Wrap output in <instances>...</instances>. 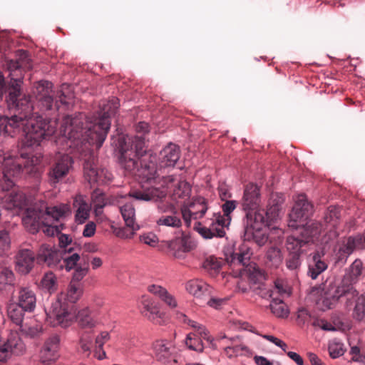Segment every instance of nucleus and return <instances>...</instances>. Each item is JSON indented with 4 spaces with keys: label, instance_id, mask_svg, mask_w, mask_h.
Here are the masks:
<instances>
[{
    "label": "nucleus",
    "instance_id": "f257e3e1",
    "mask_svg": "<svg viewBox=\"0 0 365 365\" xmlns=\"http://www.w3.org/2000/svg\"><path fill=\"white\" fill-rule=\"evenodd\" d=\"M24 64L21 58L8 62L11 79L6 97L9 108L16 113L9 118H15L16 128L24 133L20 145V153L23 156L28 154V151L31 153H39L38 150H40L42 140L56 132V123L51 124L50 120L33 113L34 106L31 97L21 91L23 78L21 68Z\"/></svg>",
    "mask_w": 365,
    "mask_h": 365
},
{
    "label": "nucleus",
    "instance_id": "f03ea898",
    "mask_svg": "<svg viewBox=\"0 0 365 365\" xmlns=\"http://www.w3.org/2000/svg\"><path fill=\"white\" fill-rule=\"evenodd\" d=\"M119 101L113 97L108 101H102L97 115L92 118L79 113L75 117H64L61 127V133L68 140L83 139L96 143V150L103 145L110 126V117L119 108Z\"/></svg>",
    "mask_w": 365,
    "mask_h": 365
},
{
    "label": "nucleus",
    "instance_id": "7ed1b4c3",
    "mask_svg": "<svg viewBox=\"0 0 365 365\" xmlns=\"http://www.w3.org/2000/svg\"><path fill=\"white\" fill-rule=\"evenodd\" d=\"M148 123L145 122H140L136 125L138 135L125 140L120 145L119 161L127 173L138 177L141 182H156L159 177L157 158L145 149L144 135L148 132Z\"/></svg>",
    "mask_w": 365,
    "mask_h": 365
},
{
    "label": "nucleus",
    "instance_id": "20e7f679",
    "mask_svg": "<svg viewBox=\"0 0 365 365\" xmlns=\"http://www.w3.org/2000/svg\"><path fill=\"white\" fill-rule=\"evenodd\" d=\"M341 298L345 299L347 308H349L352 303L355 302L353 310V317L355 319L361 320L364 318L365 294L358 296V292L349 283L348 279L341 280L339 284L327 281L320 296L316 299V304L319 309L325 311L332 309Z\"/></svg>",
    "mask_w": 365,
    "mask_h": 365
},
{
    "label": "nucleus",
    "instance_id": "39448f33",
    "mask_svg": "<svg viewBox=\"0 0 365 365\" xmlns=\"http://www.w3.org/2000/svg\"><path fill=\"white\" fill-rule=\"evenodd\" d=\"M70 212L67 205L48 207L44 202L36 203L26 209L22 221L31 233L41 230L47 236H54L61 232L56 223Z\"/></svg>",
    "mask_w": 365,
    "mask_h": 365
},
{
    "label": "nucleus",
    "instance_id": "423d86ee",
    "mask_svg": "<svg viewBox=\"0 0 365 365\" xmlns=\"http://www.w3.org/2000/svg\"><path fill=\"white\" fill-rule=\"evenodd\" d=\"M43 155L41 153H31L28 151L25 156L21 155L16 157H6L5 153L1 151L0 164L2 166L1 177L0 178V187L3 189H9L14 185L11 177L19 176L25 171L27 175H36L39 171V164Z\"/></svg>",
    "mask_w": 365,
    "mask_h": 365
},
{
    "label": "nucleus",
    "instance_id": "0eeeda50",
    "mask_svg": "<svg viewBox=\"0 0 365 365\" xmlns=\"http://www.w3.org/2000/svg\"><path fill=\"white\" fill-rule=\"evenodd\" d=\"M165 195L166 193L164 190L152 187L143 190L130 192L128 197L121 196L119 197L118 206L127 228L122 231V234L118 233V235L123 238H131L135 232L140 228L139 225L135 223V210L131 197L138 200L158 201L164 198Z\"/></svg>",
    "mask_w": 365,
    "mask_h": 365
},
{
    "label": "nucleus",
    "instance_id": "6e6552de",
    "mask_svg": "<svg viewBox=\"0 0 365 365\" xmlns=\"http://www.w3.org/2000/svg\"><path fill=\"white\" fill-rule=\"evenodd\" d=\"M47 317L53 326L60 325L62 327H66L74 319L82 329H92L96 326V321L88 308L83 309L76 313L74 305L63 304L61 301H55L52 303Z\"/></svg>",
    "mask_w": 365,
    "mask_h": 365
},
{
    "label": "nucleus",
    "instance_id": "1a4fd4ad",
    "mask_svg": "<svg viewBox=\"0 0 365 365\" xmlns=\"http://www.w3.org/2000/svg\"><path fill=\"white\" fill-rule=\"evenodd\" d=\"M70 147L75 146L80 153L81 158L84 161L83 171L85 179L91 186L94 184H106L111 180L112 174L105 168H98L96 165L97 155L91 146L96 147V143H89L83 139L69 140Z\"/></svg>",
    "mask_w": 365,
    "mask_h": 365
},
{
    "label": "nucleus",
    "instance_id": "9d476101",
    "mask_svg": "<svg viewBox=\"0 0 365 365\" xmlns=\"http://www.w3.org/2000/svg\"><path fill=\"white\" fill-rule=\"evenodd\" d=\"M36 259L38 263L46 264L51 268L70 271L81 260V257L79 254L63 253L51 245L43 244L38 249Z\"/></svg>",
    "mask_w": 365,
    "mask_h": 365
},
{
    "label": "nucleus",
    "instance_id": "9b49d317",
    "mask_svg": "<svg viewBox=\"0 0 365 365\" xmlns=\"http://www.w3.org/2000/svg\"><path fill=\"white\" fill-rule=\"evenodd\" d=\"M299 231L287 237L286 248L289 254L306 253L312 237L319 235L322 232V225L316 221H310L304 228L299 227Z\"/></svg>",
    "mask_w": 365,
    "mask_h": 365
},
{
    "label": "nucleus",
    "instance_id": "f8f14e48",
    "mask_svg": "<svg viewBox=\"0 0 365 365\" xmlns=\"http://www.w3.org/2000/svg\"><path fill=\"white\" fill-rule=\"evenodd\" d=\"M52 86V83L41 81L38 82L34 88L33 93L41 110H49L53 108L58 110L60 103L62 105L67 103L66 96L63 93L58 96V99L54 100L55 92L53 91Z\"/></svg>",
    "mask_w": 365,
    "mask_h": 365
},
{
    "label": "nucleus",
    "instance_id": "ddd939ff",
    "mask_svg": "<svg viewBox=\"0 0 365 365\" xmlns=\"http://www.w3.org/2000/svg\"><path fill=\"white\" fill-rule=\"evenodd\" d=\"M261 197L259 187L254 183H249L245 185L244 193L241 200V206L245 212L243 220L255 218L257 215L264 216V210L260 208Z\"/></svg>",
    "mask_w": 365,
    "mask_h": 365
},
{
    "label": "nucleus",
    "instance_id": "4468645a",
    "mask_svg": "<svg viewBox=\"0 0 365 365\" xmlns=\"http://www.w3.org/2000/svg\"><path fill=\"white\" fill-rule=\"evenodd\" d=\"M243 220L245 241H254L259 247L263 246L268 240V236L264 230L267 225L265 217L257 215L255 218Z\"/></svg>",
    "mask_w": 365,
    "mask_h": 365
},
{
    "label": "nucleus",
    "instance_id": "2eb2a0df",
    "mask_svg": "<svg viewBox=\"0 0 365 365\" xmlns=\"http://www.w3.org/2000/svg\"><path fill=\"white\" fill-rule=\"evenodd\" d=\"M313 212L312 205L307 201L304 195H298L295 204L289 214V227L298 230L306 227L305 222Z\"/></svg>",
    "mask_w": 365,
    "mask_h": 365
},
{
    "label": "nucleus",
    "instance_id": "dca6fc26",
    "mask_svg": "<svg viewBox=\"0 0 365 365\" xmlns=\"http://www.w3.org/2000/svg\"><path fill=\"white\" fill-rule=\"evenodd\" d=\"M51 157L53 159V164L51 165L48 173V181L51 185H56L68 174L73 161L68 154L61 152H56Z\"/></svg>",
    "mask_w": 365,
    "mask_h": 365
},
{
    "label": "nucleus",
    "instance_id": "f3484780",
    "mask_svg": "<svg viewBox=\"0 0 365 365\" xmlns=\"http://www.w3.org/2000/svg\"><path fill=\"white\" fill-rule=\"evenodd\" d=\"M229 225L221 217V214H215L213 218L207 220L206 225L201 222L195 224V230L204 238L222 237L225 235V227Z\"/></svg>",
    "mask_w": 365,
    "mask_h": 365
},
{
    "label": "nucleus",
    "instance_id": "a211bd4d",
    "mask_svg": "<svg viewBox=\"0 0 365 365\" xmlns=\"http://www.w3.org/2000/svg\"><path fill=\"white\" fill-rule=\"evenodd\" d=\"M160 247L176 259H184L186 253L194 249L195 245L189 237L182 236L170 241L161 242Z\"/></svg>",
    "mask_w": 365,
    "mask_h": 365
},
{
    "label": "nucleus",
    "instance_id": "6ab92c4d",
    "mask_svg": "<svg viewBox=\"0 0 365 365\" xmlns=\"http://www.w3.org/2000/svg\"><path fill=\"white\" fill-rule=\"evenodd\" d=\"M25 351V345L17 332H11L6 341H0V361L5 362L12 356H19Z\"/></svg>",
    "mask_w": 365,
    "mask_h": 365
},
{
    "label": "nucleus",
    "instance_id": "aec40b11",
    "mask_svg": "<svg viewBox=\"0 0 365 365\" xmlns=\"http://www.w3.org/2000/svg\"><path fill=\"white\" fill-rule=\"evenodd\" d=\"M23 173L27 174L25 171H23L19 176L11 177V179L14 181V185L9 189H3L1 187L2 190L8 192L3 197H0L1 198V205L6 210L21 208L25 205V195L16 186V180L20 178Z\"/></svg>",
    "mask_w": 365,
    "mask_h": 365
},
{
    "label": "nucleus",
    "instance_id": "412c9836",
    "mask_svg": "<svg viewBox=\"0 0 365 365\" xmlns=\"http://www.w3.org/2000/svg\"><path fill=\"white\" fill-rule=\"evenodd\" d=\"M35 253L28 248H20L15 256V269L21 274H29L34 267Z\"/></svg>",
    "mask_w": 365,
    "mask_h": 365
},
{
    "label": "nucleus",
    "instance_id": "4be33fe9",
    "mask_svg": "<svg viewBox=\"0 0 365 365\" xmlns=\"http://www.w3.org/2000/svg\"><path fill=\"white\" fill-rule=\"evenodd\" d=\"M60 337L54 334L48 338L44 342L41 351L40 359L43 364H51L59 356Z\"/></svg>",
    "mask_w": 365,
    "mask_h": 365
},
{
    "label": "nucleus",
    "instance_id": "5701e85b",
    "mask_svg": "<svg viewBox=\"0 0 365 365\" xmlns=\"http://www.w3.org/2000/svg\"><path fill=\"white\" fill-rule=\"evenodd\" d=\"M207 205L203 198H197L190 205H182L181 207V215L185 222L190 225L191 218L198 219L202 217L207 211Z\"/></svg>",
    "mask_w": 365,
    "mask_h": 365
},
{
    "label": "nucleus",
    "instance_id": "b1692460",
    "mask_svg": "<svg viewBox=\"0 0 365 365\" xmlns=\"http://www.w3.org/2000/svg\"><path fill=\"white\" fill-rule=\"evenodd\" d=\"M187 291L200 302H205L212 294V288L205 281L193 279L186 284Z\"/></svg>",
    "mask_w": 365,
    "mask_h": 365
},
{
    "label": "nucleus",
    "instance_id": "393cba45",
    "mask_svg": "<svg viewBox=\"0 0 365 365\" xmlns=\"http://www.w3.org/2000/svg\"><path fill=\"white\" fill-rule=\"evenodd\" d=\"M180 148L173 143L165 146L159 154V167L160 168L173 167L180 158Z\"/></svg>",
    "mask_w": 365,
    "mask_h": 365
},
{
    "label": "nucleus",
    "instance_id": "a878e982",
    "mask_svg": "<svg viewBox=\"0 0 365 365\" xmlns=\"http://www.w3.org/2000/svg\"><path fill=\"white\" fill-rule=\"evenodd\" d=\"M16 303L26 312H33L36 307V297L34 292L29 287H21L19 289Z\"/></svg>",
    "mask_w": 365,
    "mask_h": 365
},
{
    "label": "nucleus",
    "instance_id": "bb28decb",
    "mask_svg": "<svg viewBox=\"0 0 365 365\" xmlns=\"http://www.w3.org/2000/svg\"><path fill=\"white\" fill-rule=\"evenodd\" d=\"M16 277L5 258L0 257V291H5L15 284Z\"/></svg>",
    "mask_w": 365,
    "mask_h": 365
},
{
    "label": "nucleus",
    "instance_id": "cd10ccee",
    "mask_svg": "<svg viewBox=\"0 0 365 365\" xmlns=\"http://www.w3.org/2000/svg\"><path fill=\"white\" fill-rule=\"evenodd\" d=\"M73 207L76 209L75 218L78 224H82L88 219L91 206L86 197L78 195L73 199Z\"/></svg>",
    "mask_w": 365,
    "mask_h": 365
},
{
    "label": "nucleus",
    "instance_id": "c85d7f7f",
    "mask_svg": "<svg viewBox=\"0 0 365 365\" xmlns=\"http://www.w3.org/2000/svg\"><path fill=\"white\" fill-rule=\"evenodd\" d=\"M365 249V240L363 235H357L356 236L349 237L339 249V252H343L346 256L351 255L355 250Z\"/></svg>",
    "mask_w": 365,
    "mask_h": 365
},
{
    "label": "nucleus",
    "instance_id": "c756f323",
    "mask_svg": "<svg viewBox=\"0 0 365 365\" xmlns=\"http://www.w3.org/2000/svg\"><path fill=\"white\" fill-rule=\"evenodd\" d=\"M191 192L190 185L184 180L179 181L175 187L170 197L177 205H185V201L190 197Z\"/></svg>",
    "mask_w": 365,
    "mask_h": 365
},
{
    "label": "nucleus",
    "instance_id": "7c9ffc66",
    "mask_svg": "<svg viewBox=\"0 0 365 365\" xmlns=\"http://www.w3.org/2000/svg\"><path fill=\"white\" fill-rule=\"evenodd\" d=\"M156 226L159 231L165 227L180 228L182 226L180 214L173 212L170 215H163L156 220Z\"/></svg>",
    "mask_w": 365,
    "mask_h": 365
},
{
    "label": "nucleus",
    "instance_id": "2f4dec72",
    "mask_svg": "<svg viewBox=\"0 0 365 365\" xmlns=\"http://www.w3.org/2000/svg\"><path fill=\"white\" fill-rule=\"evenodd\" d=\"M140 312L150 320H155L159 315L160 310L157 304L149 296H143L140 300Z\"/></svg>",
    "mask_w": 365,
    "mask_h": 365
},
{
    "label": "nucleus",
    "instance_id": "473e14b6",
    "mask_svg": "<svg viewBox=\"0 0 365 365\" xmlns=\"http://www.w3.org/2000/svg\"><path fill=\"white\" fill-rule=\"evenodd\" d=\"M230 344L225 348V353L229 357L239 355H248L250 354V349L245 344L240 343L238 336L229 339Z\"/></svg>",
    "mask_w": 365,
    "mask_h": 365
},
{
    "label": "nucleus",
    "instance_id": "72a5a7b5",
    "mask_svg": "<svg viewBox=\"0 0 365 365\" xmlns=\"http://www.w3.org/2000/svg\"><path fill=\"white\" fill-rule=\"evenodd\" d=\"M83 293L82 289L78 284L71 282L68 287L66 294L61 293L56 301H61L62 303L74 305Z\"/></svg>",
    "mask_w": 365,
    "mask_h": 365
},
{
    "label": "nucleus",
    "instance_id": "f704fd0d",
    "mask_svg": "<svg viewBox=\"0 0 365 365\" xmlns=\"http://www.w3.org/2000/svg\"><path fill=\"white\" fill-rule=\"evenodd\" d=\"M327 264L322 259V256L319 253H315L312 257V260L309 264L308 275L312 279L317 277L327 269Z\"/></svg>",
    "mask_w": 365,
    "mask_h": 365
},
{
    "label": "nucleus",
    "instance_id": "c9c22d12",
    "mask_svg": "<svg viewBox=\"0 0 365 365\" xmlns=\"http://www.w3.org/2000/svg\"><path fill=\"white\" fill-rule=\"evenodd\" d=\"M339 217V209L336 207H329L324 217L325 225H323L319 222V224L322 225V230L329 229V227H330V231L332 228H335L336 227ZM317 222L319 223V222Z\"/></svg>",
    "mask_w": 365,
    "mask_h": 365
},
{
    "label": "nucleus",
    "instance_id": "e433bc0d",
    "mask_svg": "<svg viewBox=\"0 0 365 365\" xmlns=\"http://www.w3.org/2000/svg\"><path fill=\"white\" fill-rule=\"evenodd\" d=\"M110 339V334L108 331H102L96 338L94 355L99 359L102 360L106 358V351L103 349V345Z\"/></svg>",
    "mask_w": 365,
    "mask_h": 365
},
{
    "label": "nucleus",
    "instance_id": "4c0bfd02",
    "mask_svg": "<svg viewBox=\"0 0 365 365\" xmlns=\"http://www.w3.org/2000/svg\"><path fill=\"white\" fill-rule=\"evenodd\" d=\"M20 331L26 336L35 338L41 333V326L35 321L24 322L20 326Z\"/></svg>",
    "mask_w": 365,
    "mask_h": 365
},
{
    "label": "nucleus",
    "instance_id": "58836bf2",
    "mask_svg": "<svg viewBox=\"0 0 365 365\" xmlns=\"http://www.w3.org/2000/svg\"><path fill=\"white\" fill-rule=\"evenodd\" d=\"M266 258L268 266L278 267L282 262L281 250L275 247H269L267 252Z\"/></svg>",
    "mask_w": 365,
    "mask_h": 365
},
{
    "label": "nucleus",
    "instance_id": "ea45409f",
    "mask_svg": "<svg viewBox=\"0 0 365 365\" xmlns=\"http://www.w3.org/2000/svg\"><path fill=\"white\" fill-rule=\"evenodd\" d=\"M26 312L19 304L14 303L9 305L8 308V315L11 320L16 325L21 326L24 323V312Z\"/></svg>",
    "mask_w": 365,
    "mask_h": 365
},
{
    "label": "nucleus",
    "instance_id": "a19ab883",
    "mask_svg": "<svg viewBox=\"0 0 365 365\" xmlns=\"http://www.w3.org/2000/svg\"><path fill=\"white\" fill-rule=\"evenodd\" d=\"M92 346V334L91 332L87 331L82 333L79 340V351L83 354H85L86 356H89L91 353Z\"/></svg>",
    "mask_w": 365,
    "mask_h": 365
},
{
    "label": "nucleus",
    "instance_id": "79ce46f5",
    "mask_svg": "<svg viewBox=\"0 0 365 365\" xmlns=\"http://www.w3.org/2000/svg\"><path fill=\"white\" fill-rule=\"evenodd\" d=\"M270 304L272 312L279 317H286L288 316V310L282 299L273 297Z\"/></svg>",
    "mask_w": 365,
    "mask_h": 365
},
{
    "label": "nucleus",
    "instance_id": "37998d69",
    "mask_svg": "<svg viewBox=\"0 0 365 365\" xmlns=\"http://www.w3.org/2000/svg\"><path fill=\"white\" fill-rule=\"evenodd\" d=\"M185 344L190 350L197 352H202L204 350L202 339L198 337L195 334L190 333L187 335Z\"/></svg>",
    "mask_w": 365,
    "mask_h": 365
},
{
    "label": "nucleus",
    "instance_id": "c03bdc74",
    "mask_svg": "<svg viewBox=\"0 0 365 365\" xmlns=\"http://www.w3.org/2000/svg\"><path fill=\"white\" fill-rule=\"evenodd\" d=\"M11 248L9 233L6 230H0V257L7 256Z\"/></svg>",
    "mask_w": 365,
    "mask_h": 365
},
{
    "label": "nucleus",
    "instance_id": "a18cd8bd",
    "mask_svg": "<svg viewBox=\"0 0 365 365\" xmlns=\"http://www.w3.org/2000/svg\"><path fill=\"white\" fill-rule=\"evenodd\" d=\"M58 242L60 247L58 250H60L62 252H69L70 255L78 254L71 239L68 235L61 234L58 237Z\"/></svg>",
    "mask_w": 365,
    "mask_h": 365
},
{
    "label": "nucleus",
    "instance_id": "49530a36",
    "mask_svg": "<svg viewBox=\"0 0 365 365\" xmlns=\"http://www.w3.org/2000/svg\"><path fill=\"white\" fill-rule=\"evenodd\" d=\"M41 286L43 289L51 293L56 289V277L51 272H47L44 274L41 281Z\"/></svg>",
    "mask_w": 365,
    "mask_h": 365
},
{
    "label": "nucleus",
    "instance_id": "de8ad7c7",
    "mask_svg": "<svg viewBox=\"0 0 365 365\" xmlns=\"http://www.w3.org/2000/svg\"><path fill=\"white\" fill-rule=\"evenodd\" d=\"M237 205L236 200H226L222 205L223 215H221L222 219L230 225L231 222L230 214L235 210Z\"/></svg>",
    "mask_w": 365,
    "mask_h": 365
},
{
    "label": "nucleus",
    "instance_id": "09e8293b",
    "mask_svg": "<svg viewBox=\"0 0 365 365\" xmlns=\"http://www.w3.org/2000/svg\"><path fill=\"white\" fill-rule=\"evenodd\" d=\"M92 200L96 214H101L102 212L103 208L107 204L105 195L103 193H98L97 192H94L92 195Z\"/></svg>",
    "mask_w": 365,
    "mask_h": 365
},
{
    "label": "nucleus",
    "instance_id": "8fccbe9b",
    "mask_svg": "<svg viewBox=\"0 0 365 365\" xmlns=\"http://www.w3.org/2000/svg\"><path fill=\"white\" fill-rule=\"evenodd\" d=\"M302 264L301 255L299 254H288L286 259V266L289 270L297 271Z\"/></svg>",
    "mask_w": 365,
    "mask_h": 365
},
{
    "label": "nucleus",
    "instance_id": "3c124183",
    "mask_svg": "<svg viewBox=\"0 0 365 365\" xmlns=\"http://www.w3.org/2000/svg\"><path fill=\"white\" fill-rule=\"evenodd\" d=\"M154 349H155L156 356L158 360L162 361L163 359H166L170 355V351L169 347H168L162 341L156 342L155 344Z\"/></svg>",
    "mask_w": 365,
    "mask_h": 365
},
{
    "label": "nucleus",
    "instance_id": "603ef678",
    "mask_svg": "<svg viewBox=\"0 0 365 365\" xmlns=\"http://www.w3.org/2000/svg\"><path fill=\"white\" fill-rule=\"evenodd\" d=\"M222 266V261L215 257L207 258L203 262V267L207 271L218 272Z\"/></svg>",
    "mask_w": 365,
    "mask_h": 365
},
{
    "label": "nucleus",
    "instance_id": "864d4df0",
    "mask_svg": "<svg viewBox=\"0 0 365 365\" xmlns=\"http://www.w3.org/2000/svg\"><path fill=\"white\" fill-rule=\"evenodd\" d=\"M282 210V208L277 206L268 203L267 210L264 212L266 222H267L268 220H274L279 217Z\"/></svg>",
    "mask_w": 365,
    "mask_h": 365
},
{
    "label": "nucleus",
    "instance_id": "5fc2aeb1",
    "mask_svg": "<svg viewBox=\"0 0 365 365\" xmlns=\"http://www.w3.org/2000/svg\"><path fill=\"white\" fill-rule=\"evenodd\" d=\"M363 269L362 267V262L361 260H355L350 268V276L349 277H344L342 280L344 279H348L349 282H350V279L353 278H357L359 276H360L361 274H363Z\"/></svg>",
    "mask_w": 365,
    "mask_h": 365
},
{
    "label": "nucleus",
    "instance_id": "6e6d98bb",
    "mask_svg": "<svg viewBox=\"0 0 365 365\" xmlns=\"http://www.w3.org/2000/svg\"><path fill=\"white\" fill-rule=\"evenodd\" d=\"M76 268L75 272L73 275V280L78 282L81 281L88 273V264L85 263L83 266L79 263V266H78V263L73 267Z\"/></svg>",
    "mask_w": 365,
    "mask_h": 365
},
{
    "label": "nucleus",
    "instance_id": "4d7b16f0",
    "mask_svg": "<svg viewBox=\"0 0 365 365\" xmlns=\"http://www.w3.org/2000/svg\"><path fill=\"white\" fill-rule=\"evenodd\" d=\"M330 356L333 359L342 356L344 353L343 345L340 343L332 342L329 346Z\"/></svg>",
    "mask_w": 365,
    "mask_h": 365
},
{
    "label": "nucleus",
    "instance_id": "13d9d810",
    "mask_svg": "<svg viewBox=\"0 0 365 365\" xmlns=\"http://www.w3.org/2000/svg\"><path fill=\"white\" fill-rule=\"evenodd\" d=\"M279 294L280 297H283L284 295L288 296L289 292L287 287H284L282 283L279 282H275V287L274 289L270 290L269 297L273 298L275 297L274 294Z\"/></svg>",
    "mask_w": 365,
    "mask_h": 365
},
{
    "label": "nucleus",
    "instance_id": "bf43d9fd",
    "mask_svg": "<svg viewBox=\"0 0 365 365\" xmlns=\"http://www.w3.org/2000/svg\"><path fill=\"white\" fill-rule=\"evenodd\" d=\"M284 202V196L282 193H272L269 200V203L277 206L282 209V205Z\"/></svg>",
    "mask_w": 365,
    "mask_h": 365
},
{
    "label": "nucleus",
    "instance_id": "052dcab7",
    "mask_svg": "<svg viewBox=\"0 0 365 365\" xmlns=\"http://www.w3.org/2000/svg\"><path fill=\"white\" fill-rule=\"evenodd\" d=\"M140 241L151 247H155L158 242V237L153 233H148L140 236Z\"/></svg>",
    "mask_w": 365,
    "mask_h": 365
},
{
    "label": "nucleus",
    "instance_id": "680f3d73",
    "mask_svg": "<svg viewBox=\"0 0 365 365\" xmlns=\"http://www.w3.org/2000/svg\"><path fill=\"white\" fill-rule=\"evenodd\" d=\"M195 334H197V336L198 337L203 339L205 340H207V341H210V343H212V337L209 335V331L202 324H199L197 326V327L195 329Z\"/></svg>",
    "mask_w": 365,
    "mask_h": 365
},
{
    "label": "nucleus",
    "instance_id": "e2e57ef3",
    "mask_svg": "<svg viewBox=\"0 0 365 365\" xmlns=\"http://www.w3.org/2000/svg\"><path fill=\"white\" fill-rule=\"evenodd\" d=\"M264 339H266L267 340L269 341L270 342L274 344L277 346L280 347L284 351H286V349L287 348V345L279 339L272 336V335H264Z\"/></svg>",
    "mask_w": 365,
    "mask_h": 365
},
{
    "label": "nucleus",
    "instance_id": "0e129e2a",
    "mask_svg": "<svg viewBox=\"0 0 365 365\" xmlns=\"http://www.w3.org/2000/svg\"><path fill=\"white\" fill-rule=\"evenodd\" d=\"M218 193L222 201L230 200L229 199L232 197V194L230 192L225 185H221L219 186Z\"/></svg>",
    "mask_w": 365,
    "mask_h": 365
},
{
    "label": "nucleus",
    "instance_id": "69168bd1",
    "mask_svg": "<svg viewBox=\"0 0 365 365\" xmlns=\"http://www.w3.org/2000/svg\"><path fill=\"white\" fill-rule=\"evenodd\" d=\"M148 290L150 293L158 295L160 298H161L163 295L165 294L166 291V289L164 287L157 284L149 285L148 287Z\"/></svg>",
    "mask_w": 365,
    "mask_h": 365
},
{
    "label": "nucleus",
    "instance_id": "338daca9",
    "mask_svg": "<svg viewBox=\"0 0 365 365\" xmlns=\"http://www.w3.org/2000/svg\"><path fill=\"white\" fill-rule=\"evenodd\" d=\"M170 308H175L177 307V302L175 299L170 294L165 291V294L160 298Z\"/></svg>",
    "mask_w": 365,
    "mask_h": 365
},
{
    "label": "nucleus",
    "instance_id": "774afa93",
    "mask_svg": "<svg viewBox=\"0 0 365 365\" xmlns=\"http://www.w3.org/2000/svg\"><path fill=\"white\" fill-rule=\"evenodd\" d=\"M96 225L93 222H89L85 225L83 235L84 237H92L96 232Z\"/></svg>",
    "mask_w": 365,
    "mask_h": 365
}]
</instances>
